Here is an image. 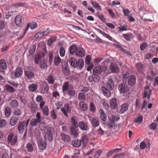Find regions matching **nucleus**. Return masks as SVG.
Listing matches in <instances>:
<instances>
[{"label": "nucleus", "mask_w": 158, "mask_h": 158, "mask_svg": "<svg viewBox=\"0 0 158 158\" xmlns=\"http://www.w3.org/2000/svg\"><path fill=\"white\" fill-rule=\"evenodd\" d=\"M46 48L45 46H44L43 48L44 49L43 52H40L36 55L35 57L34 62L36 64H38L40 60L45 55L46 53V50L44 49Z\"/></svg>", "instance_id": "obj_1"}, {"label": "nucleus", "mask_w": 158, "mask_h": 158, "mask_svg": "<svg viewBox=\"0 0 158 158\" xmlns=\"http://www.w3.org/2000/svg\"><path fill=\"white\" fill-rule=\"evenodd\" d=\"M32 68L31 67H28L24 71L25 76L27 79H31L34 77V74L32 71Z\"/></svg>", "instance_id": "obj_2"}, {"label": "nucleus", "mask_w": 158, "mask_h": 158, "mask_svg": "<svg viewBox=\"0 0 158 158\" xmlns=\"http://www.w3.org/2000/svg\"><path fill=\"white\" fill-rule=\"evenodd\" d=\"M40 135H38L36 138L38 140L37 143L39 149L40 150H44L45 149L46 146V143L45 141L40 138Z\"/></svg>", "instance_id": "obj_3"}, {"label": "nucleus", "mask_w": 158, "mask_h": 158, "mask_svg": "<svg viewBox=\"0 0 158 158\" xmlns=\"http://www.w3.org/2000/svg\"><path fill=\"white\" fill-rule=\"evenodd\" d=\"M152 95V90L149 89L148 86L146 87L143 94V98H147L148 99L150 98L151 96Z\"/></svg>", "instance_id": "obj_4"}, {"label": "nucleus", "mask_w": 158, "mask_h": 158, "mask_svg": "<svg viewBox=\"0 0 158 158\" xmlns=\"http://www.w3.org/2000/svg\"><path fill=\"white\" fill-rule=\"evenodd\" d=\"M61 110L65 116L66 117H68L69 116L67 113H70L71 112V109L69 106V104L68 103H65L64 104V107L62 108L61 109Z\"/></svg>", "instance_id": "obj_5"}, {"label": "nucleus", "mask_w": 158, "mask_h": 158, "mask_svg": "<svg viewBox=\"0 0 158 158\" xmlns=\"http://www.w3.org/2000/svg\"><path fill=\"white\" fill-rule=\"evenodd\" d=\"M118 89L120 93H126L129 90V88L127 85L121 83L118 87Z\"/></svg>", "instance_id": "obj_6"}, {"label": "nucleus", "mask_w": 158, "mask_h": 158, "mask_svg": "<svg viewBox=\"0 0 158 158\" xmlns=\"http://www.w3.org/2000/svg\"><path fill=\"white\" fill-rule=\"evenodd\" d=\"M23 17L20 15H17L15 18V23L17 26L20 27L22 26Z\"/></svg>", "instance_id": "obj_7"}, {"label": "nucleus", "mask_w": 158, "mask_h": 158, "mask_svg": "<svg viewBox=\"0 0 158 158\" xmlns=\"http://www.w3.org/2000/svg\"><path fill=\"white\" fill-rule=\"evenodd\" d=\"M75 55L79 57H83L85 56V51L82 48H78L76 52H75Z\"/></svg>", "instance_id": "obj_8"}, {"label": "nucleus", "mask_w": 158, "mask_h": 158, "mask_svg": "<svg viewBox=\"0 0 158 158\" xmlns=\"http://www.w3.org/2000/svg\"><path fill=\"white\" fill-rule=\"evenodd\" d=\"M136 77L134 75H130L128 78V83L130 86H132L135 84Z\"/></svg>", "instance_id": "obj_9"}, {"label": "nucleus", "mask_w": 158, "mask_h": 158, "mask_svg": "<svg viewBox=\"0 0 158 158\" xmlns=\"http://www.w3.org/2000/svg\"><path fill=\"white\" fill-rule=\"evenodd\" d=\"M110 69L113 73H118L119 69L117 65L115 63H112L110 65Z\"/></svg>", "instance_id": "obj_10"}, {"label": "nucleus", "mask_w": 158, "mask_h": 158, "mask_svg": "<svg viewBox=\"0 0 158 158\" xmlns=\"http://www.w3.org/2000/svg\"><path fill=\"white\" fill-rule=\"evenodd\" d=\"M99 77L97 74H94L89 78V80L90 82L94 81V82L97 83L99 81Z\"/></svg>", "instance_id": "obj_11"}, {"label": "nucleus", "mask_w": 158, "mask_h": 158, "mask_svg": "<svg viewBox=\"0 0 158 158\" xmlns=\"http://www.w3.org/2000/svg\"><path fill=\"white\" fill-rule=\"evenodd\" d=\"M110 105L111 107L114 110L117 108L118 105L115 98H113L110 100Z\"/></svg>", "instance_id": "obj_12"}, {"label": "nucleus", "mask_w": 158, "mask_h": 158, "mask_svg": "<svg viewBox=\"0 0 158 158\" xmlns=\"http://www.w3.org/2000/svg\"><path fill=\"white\" fill-rule=\"evenodd\" d=\"M122 150L121 148H116L115 149H112L109 151L106 155V156L107 157H109L111 156V155L114 154V153H117L119 151Z\"/></svg>", "instance_id": "obj_13"}, {"label": "nucleus", "mask_w": 158, "mask_h": 158, "mask_svg": "<svg viewBox=\"0 0 158 158\" xmlns=\"http://www.w3.org/2000/svg\"><path fill=\"white\" fill-rule=\"evenodd\" d=\"M91 123L93 127H98L99 124L98 118L96 117H94L91 120Z\"/></svg>", "instance_id": "obj_14"}, {"label": "nucleus", "mask_w": 158, "mask_h": 158, "mask_svg": "<svg viewBox=\"0 0 158 158\" xmlns=\"http://www.w3.org/2000/svg\"><path fill=\"white\" fill-rule=\"evenodd\" d=\"M101 89L105 96L107 97H109L111 96V92L108 90L106 87L103 86L102 87Z\"/></svg>", "instance_id": "obj_15"}, {"label": "nucleus", "mask_w": 158, "mask_h": 158, "mask_svg": "<svg viewBox=\"0 0 158 158\" xmlns=\"http://www.w3.org/2000/svg\"><path fill=\"white\" fill-rule=\"evenodd\" d=\"M129 106L128 104L127 103L122 104L121 106L120 113L122 114L128 110Z\"/></svg>", "instance_id": "obj_16"}, {"label": "nucleus", "mask_w": 158, "mask_h": 158, "mask_svg": "<svg viewBox=\"0 0 158 158\" xmlns=\"http://www.w3.org/2000/svg\"><path fill=\"white\" fill-rule=\"evenodd\" d=\"M26 122L23 121L19 123L18 127V129L19 133H22L23 132L25 126Z\"/></svg>", "instance_id": "obj_17"}, {"label": "nucleus", "mask_w": 158, "mask_h": 158, "mask_svg": "<svg viewBox=\"0 0 158 158\" xmlns=\"http://www.w3.org/2000/svg\"><path fill=\"white\" fill-rule=\"evenodd\" d=\"M114 82L111 79H109L107 82V87L110 90H112L114 87Z\"/></svg>", "instance_id": "obj_18"}, {"label": "nucleus", "mask_w": 158, "mask_h": 158, "mask_svg": "<svg viewBox=\"0 0 158 158\" xmlns=\"http://www.w3.org/2000/svg\"><path fill=\"white\" fill-rule=\"evenodd\" d=\"M72 123L71 126L77 127L78 118L76 116H73L71 118Z\"/></svg>", "instance_id": "obj_19"}, {"label": "nucleus", "mask_w": 158, "mask_h": 158, "mask_svg": "<svg viewBox=\"0 0 158 158\" xmlns=\"http://www.w3.org/2000/svg\"><path fill=\"white\" fill-rule=\"evenodd\" d=\"M49 33V31L47 30V31H44L43 32H38L35 35V37L36 39L41 38L44 35H47Z\"/></svg>", "instance_id": "obj_20"}, {"label": "nucleus", "mask_w": 158, "mask_h": 158, "mask_svg": "<svg viewBox=\"0 0 158 158\" xmlns=\"http://www.w3.org/2000/svg\"><path fill=\"white\" fill-rule=\"evenodd\" d=\"M78 127H71V132L72 134L75 137H77L78 135V133L77 131Z\"/></svg>", "instance_id": "obj_21"}, {"label": "nucleus", "mask_w": 158, "mask_h": 158, "mask_svg": "<svg viewBox=\"0 0 158 158\" xmlns=\"http://www.w3.org/2000/svg\"><path fill=\"white\" fill-rule=\"evenodd\" d=\"M67 93L68 95L71 97H74L75 95V91L73 87L70 86L67 90Z\"/></svg>", "instance_id": "obj_22"}, {"label": "nucleus", "mask_w": 158, "mask_h": 158, "mask_svg": "<svg viewBox=\"0 0 158 158\" xmlns=\"http://www.w3.org/2000/svg\"><path fill=\"white\" fill-rule=\"evenodd\" d=\"M7 68V65L5 60L3 59L0 60V71L5 69Z\"/></svg>", "instance_id": "obj_23"}, {"label": "nucleus", "mask_w": 158, "mask_h": 158, "mask_svg": "<svg viewBox=\"0 0 158 158\" xmlns=\"http://www.w3.org/2000/svg\"><path fill=\"white\" fill-rule=\"evenodd\" d=\"M84 62L81 58H80L78 59V61H77L76 63V68L81 69L84 65Z\"/></svg>", "instance_id": "obj_24"}, {"label": "nucleus", "mask_w": 158, "mask_h": 158, "mask_svg": "<svg viewBox=\"0 0 158 158\" xmlns=\"http://www.w3.org/2000/svg\"><path fill=\"white\" fill-rule=\"evenodd\" d=\"M19 120V118L15 116L12 117L10 120V124L12 126L15 125Z\"/></svg>", "instance_id": "obj_25"}, {"label": "nucleus", "mask_w": 158, "mask_h": 158, "mask_svg": "<svg viewBox=\"0 0 158 158\" xmlns=\"http://www.w3.org/2000/svg\"><path fill=\"white\" fill-rule=\"evenodd\" d=\"M79 106L80 109L83 111H86L88 109L87 104L84 102H80L79 103Z\"/></svg>", "instance_id": "obj_26"}, {"label": "nucleus", "mask_w": 158, "mask_h": 158, "mask_svg": "<svg viewBox=\"0 0 158 158\" xmlns=\"http://www.w3.org/2000/svg\"><path fill=\"white\" fill-rule=\"evenodd\" d=\"M69 62L73 67L76 68L77 60L76 59L72 57H70L69 59Z\"/></svg>", "instance_id": "obj_27"}, {"label": "nucleus", "mask_w": 158, "mask_h": 158, "mask_svg": "<svg viewBox=\"0 0 158 158\" xmlns=\"http://www.w3.org/2000/svg\"><path fill=\"white\" fill-rule=\"evenodd\" d=\"M79 127L82 130L86 131L87 129V125L85 123L83 122H80L78 124Z\"/></svg>", "instance_id": "obj_28"}, {"label": "nucleus", "mask_w": 158, "mask_h": 158, "mask_svg": "<svg viewBox=\"0 0 158 158\" xmlns=\"http://www.w3.org/2000/svg\"><path fill=\"white\" fill-rule=\"evenodd\" d=\"M96 30L100 33L102 35H103V36H104L105 37L108 39L109 40L112 41V40L113 39V38L110 36L108 34L104 32L103 31H102L100 29H96Z\"/></svg>", "instance_id": "obj_29"}, {"label": "nucleus", "mask_w": 158, "mask_h": 158, "mask_svg": "<svg viewBox=\"0 0 158 158\" xmlns=\"http://www.w3.org/2000/svg\"><path fill=\"white\" fill-rule=\"evenodd\" d=\"M22 69L21 68H18L15 71V75L16 77H19L22 75Z\"/></svg>", "instance_id": "obj_30"}, {"label": "nucleus", "mask_w": 158, "mask_h": 158, "mask_svg": "<svg viewBox=\"0 0 158 158\" xmlns=\"http://www.w3.org/2000/svg\"><path fill=\"white\" fill-rule=\"evenodd\" d=\"M41 118H33L31 119L30 124L32 126H36L40 122Z\"/></svg>", "instance_id": "obj_31"}, {"label": "nucleus", "mask_w": 158, "mask_h": 158, "mask_svg": "<svg viewBox=\"0 0 158 158\" xmlns=\"http://www.w3.org/2000/svg\"><path fill=\"white\" fill-rule=\"evenodd\" d=\"M72 144L73 146L76 148H78L81 144V141L78 139H75L73 140Z\"/></svg>", "instance_id": "obj_32"}, {"label": "nucleus", "mask_w": 158, "mask_h": 158, "mask_svg": "<svg viewBox=\"0 0 158 158\" xmlns=\"http://www.w3.org/2000/svg\"><path fill=\"white\" fill-rule=\"evenodd\" d=\"M80 140L81 141V144L83 146H85L86 145L88 141V139L86 136L84 135L82 136Z\"/></svg>", "instance_id": "obj_33"}, {"label": "nucleus", "mask_w": 158, "mask_h": 158, "mask_svg": "<svg viewBox=\"0 0 158 158\" xmlns=\"http://www.w3.org/2000/svg\"><path fill=\"white\" fill-rule=\"evenodd\" d=\"M61 135L62 139L65 142H69L70 141L71 138L70 136L64 133H61Z\"/></svg>", "instance_id": "obj_34"}, {"label": "nucleus", "mask_w": 158, "mask_h": 158, "mask_svg": "<svg viewBox=\"0 0 158 158\" xmlns=\"http://www.w3.org/2000/svg\"><path fill=\"white\" fill-rule=\"evenodd\" d=\"M19 103L18 101L15 99L11 100L10 103V105L11 108H15L18 106Z\"/></svg>", "instance_id": "obj_35"}, {"label": "nucleus", "mask_w": 158, "mask_h": 158, "mask_svg": "<svg viewBox=\"0 0 158 158\" xmlns=\"http://www.w3.org/2000/svg\"><path fill=\"white\" fill-rule=\"evenodd\" d=\"M37 85L35 84H30L28 86L29 90L32 92L35 91L37 89Z\"/></svg>", "instance_id": "obj_36"}, {"label": "nucleus", "mask_w": 158, "mask_h": 158, "mask_svg": "<svg viewBox=\"0 0 158 158\" xmlns=\"http://www.w3.org/2000/svg\"><path fill=\"white\" fill-rule=\"evenodd\" d=\"M78 48L75 45H72L69 49L70 53L71 54H73L74 53L76 52Z\"/></svg>", "instance_id": "obj_37"}, {"label": "nucleus", "mask_w": 158, "mask_h": 158, "mask_svg": "<svg viewBox=\"0 0 158 158\" xmlns=\"http://www.w3.org/2000/svg\"><path fill=\"white\" fill-rule=\"evenodd\" d=\"M11 110L9 107H6L5 109V115L6 117H7L10 116L11 113Z\"/></svg>", "instance_id": "obj_38"}, {"label": "nucleus", "mask_w": 158, "mask_h": 158, "mask_svg": "<svg viewBox=\"0 0 158 158\" xmlns=\"http://www.w3.org/2000/svg\"><path fill=\"white\" fill-rule=\"evenodd\" d=\"M54 61L55 65L56 66H58L61 62V60L59 56L57 55L55 56Z\"/></svg>", "instance_id": "obj_39"}, {"label": "nucleus", "mask_w": 158, "mask_h": 158, "mask_svg": "<svg viewBox=\"0 0 158 158\" xmlns=\"http://www.w3.org/2000/svg\"><path fill=\"white\" fill-rule=\"evenodd\" d=\"M91 3L93 7L96 9L101 10V6L94 1H91Z\"/></svg>", "instance_id": "obj_40"}, {"label": "nucleus", "mask_w": 158, "mask_h": 158, "mask_svg": "<svg viewBox=\"0 0 158 158\" xmlns=\"http://www.w3.org/2000/svg\"><path fill=\"white\" fill-rule=\"evenodd\" d=\"M99 112L100 114L101 119L104 121H106V115L103 110L102 109H100L99 110Z\"/></svg>", "instance_id": "obj_41"}, {"label": "nucleus", "mask_w": 158, "mask_h": 158, "mask_svg": "<svg viewBox=\"0 0 158 158\" xmlns=\"http://www.w3.org/2000/svg\"><path fill=\"white\" fill-rule=\"evenodd\" d=\"M101 73L102 70L99 65L98 67H96L93 70L94 74L98 75L100 74Z\"/></svg>", "instance_id": "obj_42"}, {"label": "nucleus", "mask_w": 158, "mask_h": 158, "mask_svg": "<svg viewBox=\"0 0 158 158\" xmlns=\"http://www.w3.org/2000/svg\"><path fill=\"white\" fill-rule=\"evenodd\" d=\"M69 87V82L68 81H65L63 86L62 91L64 92L67 91Z\"/></svg>", "instance_id": "obj_43"}, {"label": "nucleus", "mask_w": 158, "mask_h": 158, "mask_svg": "<svg viewBox=\"0 0 158 158\" xmlns=\"http://www.w3.org/2000/svg\"><path fill=\"white\" fill-rule=\"evenodd\" d=\"M40 66L41 69H45L47 67L46 60L43 59L41 61Z\"/></svg>", "instance_id": "obj_44"}, {"label": "nucleus", "mask_w": 158, "mask_h": 158, "mask_svg": "<svg viewBox=\"0 0 158 158\" xmlns=\"http://www.w3.org/2000/svg\"><path fill=\"white\" fill-rule=\"evenodd\" d=\"M136 67L138 72L139 73L143 72V65L140 63H138L136 64Z\"/></svg>", "instance_id": "obj_45"}, {"label": "nucleus", "mask_w": 158, "mask_h": 158, "mask_svg": "<svg viewBox=\"0 0 158 158\" xmlns=\"http://www.w3.org/2000/svg\"><path fill=\"white\" fill-rule=\"evenodd\" d=\"M62 70L64 74L65 75H69V69H68V68L66 65H64V67L62 66Z\"/></svg>", "instance_id": "obj_46"}, {"label": "nucleus", "mask_w": 158, "mask_h": 158, "mask_svg": "<svg viewBox=\"0 0 158 158\" xmlns=\"http://www.w3.org/2000/svg\"><path fill=\"white\" fill-rule=\"evenodd\" d=\"M28 24L29 25V27L31 29H34L38 27V25L34 22L29 23H28Z\"/></svg>", "instance_id": "obj_47"}, {"label": "nucleus", "mask_w": 158, "mask_h": 158, "mask_svg": "<svg viewBox=\"0 0 158 158\" xmlns=\"http://www.w3.org/2000/svg\"><path fill=\"white\" fill-rule=\"evenodd\" d=\"M7 123L6 120L2 119L0 120V128H3L6 126Z\"/></svg>", "instance_id": "obj_48"}, {"label": "nucleus", "mask_w": 158, "mask_h": 158, "mask_svg": "<svg viewBox=\"0 0 158 158\" xmlns=\"http://www.w3.org/2000/svg\"><path fill=\"white\" fill-rule=\"evenodd\" d=\"M133 35L132 34H124L122 36L127 41L131 40V37Z\"/></svg>", "instance_id": "obj_49"}, {"label": "nucleus", "mask_w": 158, "mask_h": 158, "mask_svg": "<svg viewBox=\"0 0 158 158\" xmlns=\"http://www.w3.org/2000/svg\"><path fill=\"white\" fill-rule=\"evenodd\" d=\"M5 89L8 92L10 93H13L15 91V89L14 88L9 85H6L5 86Z\"/></svg>", "instance_id": "obj_50"}, {"label": "nucleus", "mask_w": 158, "mask_h": 158, "mask_svg": "<svg viewBox=\"0 0 158 158\" xmlns=\"http://www.w3.org/2000/svg\"><path fill=\"white\" fill-rule=\"evenodd\" d=\"M78 99L80 101L85 100L86 98V96L83 93H79L78 96Z\"/></svg>", "instance_id": "obj_51"}, {"label": "nucleus", "mask_w": 158, "mask_h": 158, "mask_svg": "<svg viewBox=\"0 0 158 158\" xmlns=\"http://www.w3.org/2000/svg\"><path fill=\"white\" fill-rule=\"evenodd\" d=\"M36 49V46L34 45H32L30 48V49L29 51V55L32 54L35 51Z\"/></svg>", "instance_id": "obj_52"}, {"label": "nucleus", "mask_w": 158, "mask_h": 158, "mask_svg": "<svg viewBox=\"0 0 158 158\" xmlns=\"http://www.w3.org/2000/svg\"><path fill=\"white\" fill-rule=\"evenodd\" d=\"M26 147L29 152H32L33 151V148L32 145L31 143H27Z\"/></svg>", "instance_id": "obj_53"}, {"label": "nucleus", "mask_w": 158, "mask_h": 158, "mask_svg": "<svg viewBox=\"0 0 158 158\" xmlns=\"http://www.w3.org/2000/svg\"><path fill=\"white\" fill-rule=\"evenodd\" d=\"M48 90V87L47 86L46 83H44L42 88V90L43 93H45L47 92Z\"/></svg>", "instance_id": "obj_54"}, {"label": "nucleus", "mask_w": 158, "mask_h": 158, "mask_svg": "<svg viewBox=\"0 0 158 158\" xmlns=\"http://www.w3.org/2000/svg\"><path fill=\"white\" fill-rule=\"evenodd\" d=\"M42 110L44 115L47 116L48 115V109L47 106H45L43 108Z\"/></svg>", "instance_id": "obj_55"}, {"label": "nucleus", "mask_w": 158, "mask_h": 158, "mask_svg": "<svg viewBox=\"0 0 158 158\" xmlns=\"http://www.w3.org/2000/svg\"><path fill=\"white\" fill-rule=\"evenodd\" d=\"M57 37L56 35L51 36L50 38V46L53 43L57 40Z\"/></svg>", "instance_id": "obj_56"}, {"label": "nucleus", "mask_w": 158, "mask_h": 158, "mask_svg": "<svg viewBox=\"0 0 158 158\" xmlns=\"http://www.w3.org/2000/svg\"><path fill=\"white\" fill-rule=\"evenodd\" d=\"M64 104V103L62 101H58V102H57L55 104L56 106V108L57 109L59 110V109Z\"/></svg>", "instance_id": "obj_57"}, {"label": "nucleus", "mask_w": 158, "mask_h": 158, "mask_svg": "<svg viewBox=\"0 0 158 158\" xmlns=\"http://www.w3.org/2000/svg\"><path fill=\"white\" fill-rule=\"evenodd\" d=\"M60 54L61 57H64V56L65 50L64 47H60Z\"/></svg>", "instance_id": "obj_58"}, {"label": "nucleus", "mask_w": 158, "mask_h": 158, "mask_svg": "<svg viewBox=\"0 0 158 158\" xmlns=\"http://www.w3.org/2000/svg\"><path fill=\"white\" fill-rule=\"evenodd\" d=\"M90 110L93 112H94L96 110V108L94 103L91 102L90 104Z\"/></svg>", "instance_id": "obj_59"}, {"label": "nucleus", "mask_w": 158, "mask_h": 158, "mask_svg": "<svg viewBox=\"0 0 158 158\" xmlns=\"http://www.w3.org/2000/svg\"><path fill=\"white\" fill-rule=\"evenodd\" d=\"M106 9L107 11L109 12L111 17L113 18H114L115 17V15L113 10L111 9H110L109 8H108L107 7L106 8Z\"/></svg>", "instance_id": "obj_60"}, {"label": "nucleus", "mask_w": 158, "mask_h": 158, "mask_svg": "<svg viewBox=\"0 0 158 158\" xmlns=\"http://www.w3.org/2000/svg\"><path fill=\"white\" fill-rule=\"evenodd\" d=\"M91 59V57L90 56L88 55L85 58V63L87 65H89L90 64V61Z\"/></svg>", "instance_id": "obj_61"}, {"label": "nucleus", "mask_w": 158, "mask_h": 158, "mask_svg": "<svg viewBox=\"0 0 158 158\" xmlns=\"http://www.w3.org/2000/svg\"><path fill=\"white\" fill-rule=\"evenodd\" d=\"M157 126V124L156 123H153L150 124V127L151 129L154 130L156 129Z\"/></svg>", "instance_id": "obj_62"}, {"label": "nucleus", "mask_w": 158, "mask_h": 158, "mask_svg": "<svg viewBox=\"0 0 158 158\" xmlns=\"http://www.w3.org/2000/svg\"><path fill=\"white\" fill-rule=\"evenodd\" d=\"M13 136V134L12 133H10L9 134L7 138V140L9 143H10L11 142V141L12 140Z\"/></svg>", "instance_id": "obj_63"}, {"label": "nucleus", "mask_w": 158, "mask_h": 158, "mask_svg": "<svg viewBox=\"0 0 158 158\" xmlns=\"http://www.w3.org/2000/svg\"><path fill=\"white\" fill-rule=\"evenodd\" d=\"M17 140V135H15L12 139L10 143L12 145H15L16 143Z\"/></svg>", "instance_id": "obj_64"}]
</instances>
